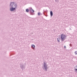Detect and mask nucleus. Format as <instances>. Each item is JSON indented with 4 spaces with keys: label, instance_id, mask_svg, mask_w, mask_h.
Returning a JSON list of instances; mask_svg holds the SVG:
<instances>
[{
    "label": "nucleus",
    "instance_id": "1",
    "mask_svg": "<svg viewBox=\"0 0 77 77\" xmlns=\"http://www.w3.org/2000/svg\"><path fill=\"white\" fill-rule=\"evenodd\" d=\"M66 37V35L63 34H62L61 35V40L63 41H64V40L65 39Z\"/></svg>",
    "mask_w": 77,
    "mask_h": 77
},
{
    "label": "nucleus",
    "instance_id": "2",
    "mask_svg": "<svg viewBox=\"0 0 77 77\" xmlns=\"http://www.w3.org/2000/svg\"><path fill=\"white\" fill-rule=\"evenodd\" d=\"M14 6H15V8H10V11H14V10H15L16 8H17V5L15 4L14 5Z\"/></svg>",
    "mask_w": 77,
    "mask_h": 77
},
{
    "label": "nucleus",
    "instance_id": "3",
    "mask_svg": "<svg viewBox=\"0 0 77 77\" xmlns=\"http://www.w3.org/2000/svg\"><path fill=\"white\" fill-rule=\"evenodd\" d=\"M44 66L45 69V71H47V64H46L45 63H44Z\"/></svg>",
    "mask_w": 77,
    "mask_h": 77
},
{
    "label": "nucleus",
    "instance_id": "4",
    "mask_svg": "<svg viewBox=\"0 0 77 77\" xmlns=\"http://www.w3.org/2000/svg\"><path fill=\"white\" fill-rule=\"evenodd\" d=\"M14 5V3L12 2L11 3V7H13V5Z\"/></svg>",
    "mask_w": 77,
    "mask_h": 77
},
{
    "label": "nucleus",
    "instance_id": "5",
    "mask_svg": "<svg viewBox=\"0 0 77 77\" xmlns=\"http://www.w3.org/2000/svg\"><path fill=\"white\" fill-rule=\"evenodd\" d=\"M75 72H77V66L75 67Z\"/></svg>",
    "mask_w": 77,
    "mask_h": 77
},
{
    "label": "nucleus",
    "instance_id": "6",
    "mask_svg": "<svg viewBox=\"0 0 77 77\" xmlns=\"http://www.w3.org/2000/svg\"><path fill=\"white\" fill-rule=\"evenodd\" d=\"M50 14H51V16L52 17V16H53V12L51 11L50 12Z\"/></svg>",
    "mask_w": 77,
    "mask_h": 77
},
{
    "label": "nucleus",
    "instance_id": "7",
    "mask_svg": "<svg viewBox=\"0 0 77 77\" xmlns=\"http://www.w3.org/2000/svg\"><path fill=\"white\" fill-rule=\"evenodd\" d=\"M30 11L31 12H32V13H33L34 12V10H32V9H31Z\"/></svg>",
    "mask_w": 77,
    "mask_h": 77
},
{
    "label": "nucleus",
    "instance_id": "8",
    "mask_svg": "<svg viewBox=\"0 0 77 77\" xmlns=\"http://www.w3.org/2000/svg\"><path fill=\"white\" fill-rule=\"evenodd\" d=\"M26 11L27 12H29V10L28 9H26Z\"/></svg>",
    "mask_w": 77,
    "mask_h": 77
},
{
    "label": "nucleus",
    "instance_id": "9",
    "mask_svg": "<svg viewBox=\"0 0 77 77\" xmlns=\"http://www.w3.org/2000/svg\"><path fill=\"white\" fill-rule=\"evenodd\" d=\"M32 48H35V45H32Z\"/></svg>",
    "mask_w": 77,
    "mask_h": 77
},
{
    "label": "nucleus",
    "instance_id": "10",
    "mask_svg": "<svg viewBox=\"0 0 77 77\" xmlns=\"http://www.w3.org/2000/svg\"><path fill=\"white\" fill-rule=\"evenodd\" d=\"M38 15H41V13L40 12L38 13Z\"/></svg>",
    "mask_w": 77,
    "mask_h": 77
},
{
    "label": "nucleus",
    "instance_id": "11",
    "mask_svg": "<svg viewBox=\"0 0 77 77\" xmlns=\"http://www.w3.org/2000/svg\"><path fill=\"white\" fill-rule=\"evenodd\" d=\"M57 41H58V42H60V38H59L58 39V38H57Z\"/></svg>",
    "mask_w": 77,
    "mask_h": 77
},
{
    "label": "nucleus",
    "instance_id": "12",
    "mask_svg": "<svg viewBox=\"0 0 77 77\" xmlns=\"http://www.w3.org/2000/svg\"><path fill=\"white\" fill-rule=\"evenodd\" d=\"M75 54H77V51H76L75 52Z\"/></svg>",
    "mask_w": 77,
    "mask_h": 77
},
{
    "label": "nucleus",
    "instance_id": "13",
    "mask_svg": "<svg viewBox=\"0 0 77 77\" xmlns=\"http://www.w3.org/2000/svg\"><path fill=\"white\" fill-rule=\"evenodd\" d=\"M64 48H66V46H64Z\"/></svg>",
    "mask_w": 77,
    "mask_h": 77
}]
</instances>
